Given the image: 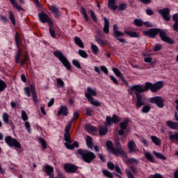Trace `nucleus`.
<instances>
[{"label": "nucleus", "instance_id": "obj_1", "mask_svg": "<svg viewBox=\"0 0 178 178\" xmlns=\"http://www.w3.org/2000/svg\"><path fill=\"white\" fill-rule=\"evenodd\" d=\"M15 44L17 46V51L15 54V63H19L20 66H24L26 63L29 60L30 56H29V51H26L23 55V50L20 48V40L19 38V33H15Z\"/></svg>", "mask_w": 178, "mask_h": 178}, {"label": "nucleus", "instance_id": "obj_2", "mask_svg": "<svg viewBox=\"0 0 178 178\" xmlns=\"http://www.w3.org/2000/svg\"><path fill=\"white\" fill-rule=\"evenodd\" d=\"M144 35H148L150 38H155L158 34H159L160 38L162 41L164 42H167V44H170V45H173L175 44V40L171 38L166 35V31L165 30H162L161 29L152 28L147 31H145L143 32Z\"/></svg>", "mask_w": 178, "mask_h": 178}, {"label": "nucleus", "instance_id": "obj_3", "mask_svg": "<svg viewBox=\"0 0 178 178\" xmlns=\"http://www.w3.org/2000/svg\"><path fill=\"white\" fill-rule=\"evenodd\" d=\"M165 86L163 81H159L154 83L146 82L145 87L141 85H134L130 87L129 90H161Z\"/></svg>", "mask_w": 178, "mask_h": 178}, {"label": "nucleus", "instance_id": "obj_4", "mask_svg": "<svg viewBox=\"0 0 178 178\" xmlns=\"http://www.w3.org/2000/svg\"><path fill=\"white\" fill-rule=\"evenodd\" d=\"M115 145L117 148L113 147V143L111 140L106 142L108 151H110V152H112L114 155H122V156L127 159V155L124 153V150L123 147H122V145L119 140H115Z\"/></svg>", "mask_w": 178, "mask_h": 178}, {"label": "nucleus", "instance_id": "obj_5", "mask_svg": "<svg viewBox=\"0 0 178 178\" xmlns=\"http://www.w3.org/2000/svg\"><path fill=\"white\" fill-rule=\"evenodd\" d=\"M72 127V122L68 124L65 128L64 133V140H65V145L67 149H74L75 148L79 147V143L74 142L72 143V140H70V128Z\"/></svg>", "mask_w": 178, "mask_h": 178}, {"label": "nucleus", "instance_id": "obj_6", "mask_svg": "<svg viewBox=\"0 0 178 178\" xmlns=\"http://www.w3.org/2000/svg\"><path fill=\"white\" fill-rule=\"evenodd\" d=\"M53 54L56 58H58V60L62 63L63 66L66 67L67 70H72V65H70V63L69 62V60L63 55V53L59 50L54 51L53 52Z\"/></svg>", "mask_w": 178, "mask_h": 178}, {"label": "nucleus", "instance_id": "obj_7", "mask_svg": "<svg viewBox=\"0 0 178 178\" xmlns=\"http://www.w3.org/2000/svg\"><path fill=\"white\" fill-rule=\"evenodd\" d=\"M78 154L82 156L83 161L86 162V163H90L91 161L97 158V156H95V154L92 153V152H90L88 150H78Z\"/></svg>", "mask_w": 178, "mask_h": 178}, {"label": "nucleus", "instance_id": "obj_8", "mask_svg": "<svg viewBox=\"0 0 178 178\" xmlns=\"http://www.w3.org/2000/svg\"><path fill=\"white\" fill-rule=\"evenodd\" d=\"M144 90H136L135 91L137 101H136V108H140L143 106L147 101V97L143 95Z\"/></svg>", "mask_w": 178, "mask_h": 178}, {"label": "nucleus", "instance_id": "obj_9", "mask_svg": "<svg viewBox=\"0 0 178 178\" xmlns=\"http://www.w3.org/2000/svg\"><path fill=\"white\" fill-rule=\"evenodd\" d=\"M85 95L91 105H94V106H99V105H101L99 102L95 100L94 98H92V97L97 95V92H95V90H88V92L85 93Z\"/></svg>", "mask_w": 178, "mask_h": 178}, {"label": "nucleus", "instance_id": "obj_10", "mask_svg": "<svg viewBox=\"0 0 178 178\" xmlns=\"http://www.w3.org/2000/svg\"><path fill=\"white\" fill-rule=\"evenodd\" d=\"M113 37L114 38H116L118 41L120 42H122V44H126L127 42L124 38H120V37L124 36V33L118 30L119 27L118 26V24H114L113 26Z\"/></svg>", "mask_w": 178, "mask_h": 178}, {"label": "nucleus", "instance_id": "obj_11", "mask_svg": "<svg viewBox=\"0 0 178 178\" xmlns=\"http://www.w3.org/2000/svg\"><path fill=\"white\" fill-rule=\"evenodd\" d=\"M116 0H108V8L111 10H116L118 8V10H126L127 9V4L122 3L119 6H116Z\"/></svg>", "mask_w": 178, "mask_h": 178}, {"label": "nucleus", "instance_id": "obj_12", "mask_svg": "<svg viewBox=\"0 0 178 178\" xmlns=\"http://www.w3.org/2000/svg\"><path fill=\"white\" fill-rule=\"evenodd\" d=\"M130 120L125 119L120 124V129L118 131V134L122 136L121 138L122 143H126V134H124V130L127 129V124H129Z\"/></svg>", "mask_w": 178, "mask_h": 178}, {"label": "nucleus", "instance_id": "obj_13", "mask_svg": "<svg viewBox=\"0 0 178 178\" xmlns=\"http://www.w3.org/2000/svg\"><path fill=\"white\" fill-rule=\"evenodd\" d=\"M5 142L6 144L10 147V148L15 147V148H17L18 149H20L22 148V145L17 140H16L14 138H12L11 136H7L5 138Z\"/></svg>", "mask_w": 178, "mask_h": 178}, {"label": "nucleus", "instance_id": "obj_14", "mask_svg": "<svg viewBox=\"0 0 178 178\" xmlns=\"http://www.w3.org/2000/svg\"><path fill=\"white\" fill-rule=\"evenodd\" d=\"M5 142L6 144L10 147V148L15 147V148H17L18 149H20L22 148V145L17 140H16L14 138H12L11 136H7L5 138Z\"/></svg>", "mask_w": 178, "mask_h": 178}, {"label": "nucleus", "instance_id": "obj_15", "mask_svg": "<svg viewBox=\"0 0 178 178\" xmlns=\"http://www.w3.org/2000/svg\"><path fill=\"white\" fill-rule=\"evenodd\" d=\"M97 35H95V40L99 44V45H101V47H104V45H108L109 42H107V40H103L102 38H105V36H104V33H102V31L97 30L96 31Z\"/></svg>", "mask_w": 178, "mask_h": 178}, {"label": "nucleus", "instance_id": "obj_16", "mask_svg": "<svg viewBox=\"0 0 178 178\" xmlns=\"http://www.w3.org/2000/svg\"><path fill=\"white\" fill-rule=\"evenodd\" d=\"M39 20L41 23H48V24H52L53 22L49 16L45 12L42 11V13H38Z\"/></svg>", "mask_w": 178, "mask_h": 178}, {"label": "nucleus", "instance_id": "obj_17", "mask_svg": "<svg viewBox=\"0 0 178 178\" xmlns=\"http://www.w3.org/2000/svg\"><path fill=\"white\" fill-rule=\"evenodd\" d=\"M159 13L161 15L165 22H169L170 20V10L169 8H164L159 10Z\"/></svg>", "mask_w": 178, "mask_h": 178}, {"label": "nucleus", "instance_id": "obj_18", "mask_svg": "<svg viewBox=\"0 0 178 178\" xmlns=\"http://www.w3.org/2000/svg\"><path fill=\"white\" fill-rule=\"evenodd\" d=\"M120 122V118L118 115H113V117H107L106 120V126H112V124H116Z\"/></svg>", "mask_w": 178, "mask_h": 178}, {"label": "nucleus", "instance_id": "obj_19", "mask_svg": "<svg viewBox=\"0 0 178 178\" xmlns=\"http://www.w3.org/2000/svg\"><path fill=\"white\" fill-rule=\"evenodd\" d=\"M152 104H156L159 108H163V100L161 97H152L150 99Z\"/></svg>", "mask_w": 178, "mask_h": 178}, {"label": "nucleus", "instance_id": "obj_20", "mask_svg": "<svg viewBox=\"0 0 178 178\" xmlns=\"http://www.w3.org/2000/svg\"><path fill=\"white\" fill-rule=\"evenodd\" d=\"M113 72L118 76V77H120V79L126 84V86H129V83L127 81L126 79H124V76H123V74L120 72V70L118 68L113 67Z\"/></svg>", "mask_w": 178, "mask_h": 178}, {"label": "nucleus", "instance_id": "obj_21", "mask_svg": "<svg viewBox=\"0 0 178 178\" xmlns=\"http://www.w3.org/2000/svg\"><path fill=\"white\" fill-rule=\"evenodd\" d=\"M128 149L129 152H138V148H137L136 142H134V140H131L128 143Z\"/></svg>", "mask_w": 178, "mask_h": 178}, {"label": "nucleus", "instance_id": "obj_22", "mask_svg": "<svg viewBox=\"0 0 178 178\" xmlns=\"http://www.w3.org/2000/svg\"><path fill=\"white\" fill-rule=\"evenodd\" d=\"M64 169L67 173H74L77 170V167L72 164H65Z\"/></svg>", "mask_w": 178, "mask_h": 178}, {"label": "nucleus", "instance_id": "obj_23", "mask_svg": "<svg viewBox=\"0 0 178 178\" xmlns=\"http://www.w3.org/2000/svg\"><path fill=\"white\" fill-rule=\"evenodd\" d=\"M69 112L67 111V107L66 106H61L58 111V116H67Z\"/></svg>", "mask_w": 178, "mask_h": 178}, {"label": "nucleus", "instance_id": "obj_24", "mask_svg": "<svg viewBox=\"0 0 178 178\" xmlns=\"http://www.w3.org/2000/svg\"><path fill=\"white\" fill-rule=\"evenodd\" d=\"M104 26L103 28V31L106 34H109V26L111 23L109 22V19L106 18V17L104 18Z\"/></svg>", "mask_w": 178, "mask_h": 178}, {"label": "nucleus", "instance_id": "obj_25", "mask_svg": "<svg viewBox=\"0 0 178 178\" xmlns=\"http://www.w3.org/2000/svg\"><path fill=\"white\" fill-rule=\"evenodd\" d=\"M55 29H56V26L54 24V22H51V24H49V31L52 38H55L56 35V34L55 33Z\"/></svg>", "mask_w": 178, "mask_h": 178}, {"label": "nucleus", "instance_id": "obj_26", "mask_svg": "<svg viewBox=\"0 0 178 178\" xmlns=\"http://www.w3.org/2000/svg\"><path fill=\"white\" fill-rule=\"evenodd\" d=\"M25 94L27 95V97H30V95H31L33 97V99L34 101V102H37L38 99H37V96L35 95V90H25Z\"/></svg>", "mask_w": 178, "mask_h": 178}, {"label": "nucleus", "instance_id": "obj_27", "mask_svg": "<svg viewBox=\"0 0 178 178\" xmlns=\"http://www.w3.org/2000/svg\"><path fill=\"white\" fill-rule=\"evenodd\" d=\"M124 33L131 37V38H140V34L136 31L127 30L124 31Z\"/></svg>", "mask_w": 178, "mask_h": 178}, {"label": "nucleus", "instance_id": "obj_28", "mask_svg": "<svg viewBox=\"0 0 178 178\" xmlns=\"http://www.w3.org/2000/svg\"><path fill=\"white\" fill-rule=\"evenodd\" d=\"M166 125L172 130H178V122H174L173 121H167Z\"/></svg>", "mask_w": 178, "mask_h": 178}, {"label": "nucleus", "instance_id": "obj_29", "mask_svg": "<svg viewBox=\"0 0 178 178\" xmlns=\"http://www.w3.org/2000/svg\"><path fill=\"white\" fill-rule=\"evenodd\" d=\"M11 5L13 6V7L15 9H17V10H18V12L24 10V8H22V6H19V4L17 3V2H16V0H9Z\"/></svg>", "mask_w": 178, "mask_h": 178}, {"label": "nucleus", "instance_id": "obj_30", "mask_svg": "<svg viewBox=\"0 0 178 178\" xmlns=\"http://www.w3.org/2000/svg\"><path fill=\"white\" fill-rule=\"evenodd\" d=\"M169 140L172 143H175V141H178V132H175V133L170 132Z\"/></svg>", "mask_w": 178, "mask_h": 178}, {"label": "nucleus", "instance_id": "obj_31", "mask_svg": "<svg viewBox=\"0 0 178 178\" xmlns=\"http://www.w3.org/2000/svg\"><path fill=\"white\" fill-rule=\"evenodd\" d=\"M50 10L51 12H52V13H54L56 19H59V9H58V7L55 6H51L50 7Z\"/></svg>", "mask_w": 178, "mask_h": 178}, {"label": "nucleus", "instance_id": "obj_32", "mask_svg": "<svg viewBox=\"0 0 178 178\" xmlns=\"http://www.w3.org/2000/svg\"><path fill=\"white\" fill-rule=\"evenodd\" d=\"M151 140H152V143H154V144H155V145H157V147H159V145H161L162 144V140H161L160 138H158L157 136H152Z\"/></svg>", "mask_w": 178, "mask_h": 178}, {"label": "nucleus", "instance_id": "obj_33", "mask_svg": "<svg viewBox=\"0 0 178 178\" xmlns=\"http://www.w3.org/2000/svg\"><path fill=\"white\" fill-rule=\"evenodd\" d=\"M86 141L88 148L92 149L94 147V144L92 143V138H91L90 136H88L86 138Z\"/></svg>", "mask_w": 178, "mask_h": 178}, {"label": "nucleus", "instance_id": "obj_34", "mask_svg": "<svg viewBox=\"0 0 178 178\" xmlns=\"http://www.w3.org/2000/svg\"><path fill=\"white\" fill-rule=\"evenodd\" d=\"M74 41L76 45L79 47V48H84V44L83 43V41L78 36L74 38Z\"/></svg>", "mask_w": 178, "mask_h": 178}, {"label": "nucleus", "instance_id": "obj_35", "mask_svg": "<svg viewBox=\"0 0 178 178\" xmlns=\"http://www.w3.org/2000/svg\"><path fill=\"white\" fill-rule=\"evenodd\" d=\"M86 130L88 133H92V134H94L97 132V129H95V127H92L90 124H86Z\"/></svg>", "mask_w": 178, "mask_h": 178}, {"label": "nucleus", "instance_id": "obj_36", "mask_svg": "<svg viewBox=\"0 0 178 178\" xmlns=\"http://www.w3.org/2000/svg\"><path fill=\"white\" fill-rule=\"evenodd\" d=\"M80 13L83 15V19H85L86 22H88L90 20L88 15H87V11L84 7H81Z\"/></svg>", "mask_w": 178, "mask_h": 178}, {"label": "nucleus", "instance_id": "obj_37", "mask_svg": "<svg viewBox=\"0 0 178 178\" xmlns=\"http://www.w3.org/2000/svg\"><path fill=\"white\" fill-rule=\"evenodd\" d=\"M144 155L147 158V159L149 161V162H155V159H154V156H152L151 153L147 151H144Z\"/></svg>", "mask_w": 178, "mask_h": 178}, {"label": "nucleus", "instance_id": "obj_38", "mask_svg": "<svg viewBox=\"0 0 178 178\" xmlns=\"http://www.w3.org/2000/svg\"><path fill=\"white\" fill-rule=\"evenodd\" d=\"M56 86L58 88H64L65 87V82L60 78L56 79Z\"/></svg>", "mask_w": 178, "mask_h": 178}, {"label": "nucleus", "instance_id": "obj_39", "mask_svg": "<svg viewBox=\"0 0 178 178\" xmlns=\"http://www.w3.org/2000/svg\"><path fill=\"white\" fill-rule=\"evenodd\" d=\"M134 23L136 27H143L144 26V21L141 19H135Z\"/></svg>", "mask_w": 178, "mask_h": 178}, {"label": "nucleus", "instance_id": "obj_40", "mask_svg": "<svg viewBox=\"0 0 178 178\" xmlns=\"http://www.w3.org/2000/svg\"><path fill=\"white\" fill-rule=\"evenodd\" d=\"M8 15H9L8 17H9L12 24H13V26H15L16 25V19H15V15L13 14V13H12V11H9Z\"/></svg>", "mask_w": 178, "mask_h": 178}, {"label": "nucleus", "instance_id": "obj_41", "mask_svg": "<svg viewBox=\"0 0 178 178\" xmlns=\"http://www.w3.org/2000/svg\"><path fill=\"white\" fill-rule=\"evenodd\" d=\"M153 154L154 155L158 158L159 159H162V161H165L166 160V156H163V154L159 153V152H157L156 151H154L153 152Z\"/></svg>", "mask_w": 178, "mask_h": 178}, {"label": "nucleus", "instance_id": "obj_42", "mask_svg": "<svg viewBox=\"0 0 178 178\" xmlns=\"http://www.w3.org/2000/svg\"><path fill=\"white\" fill-rule=\"evenodd\" d=\"M21 118L24 122H26V120H29V115H27V113L24 110L21 111Z\"/></svg>", "mask_w": 178, "mask_h": 178}, {"label": "nucleus", "instance_id": "obj_43", "mask_svg": "<svg viewBox=\"0 0 178 178\" xmlns=\"http://www.w3.org/2000/svg\"><path fill=\"white\" fill-rule=\"evenodd\" d=\"M78 54L79 56H81V58H88V54H87V52H86V51L84 50H82V49H79L78 51Z\"/></svg>", "mask_w": 178, "mask_h": 178}, {"label": "nucleus", "instance_id": "obj_44", "mask_svg": "<svg viewBox=\"0 0 178 178\" xmlns=\"http://www.w3.org/2000/svg\"><path fill=\"white\" fill-rule=\"evenodd\" d=\"M108 133V128L106 127H99V134L100 136H105Z\"/></svg>", "mask_w": 178, "mask_h": 178}, {"label": "nucleus", "instance_id": "obj_45", "mask_svg": "<svg viewBox=\"0 0 178 178\" xmlns=\"http://www.w3.org/2000/svg\"><path fill=\"white\" fill-rule=\"evenodd\" d=\"M38 140L40 145H42V148H43V149H47V142L45 140L42 138H39Z\"/></svg>", "mask_w": 178, "mask_h": 178}, {"label": "nucleus", "instance_id": "obj_46", "mask_svg": "<svg viewBox=\"0 0 178 178\" xmlns=\"http://www.w3.org/2000/svg\"><path fill=\"white\" fill-rule=\"evenodd\" d=\"M90 17L92 18V20H93L95 23H97V22H98V19L97 18V15H95V13L94 12V10H90Z\"/></svg>", "mask_w": 178, "mask_h": 178}, {"label": "nucleus", "instance_id": "obj_47", "mask_svg": "<svg viewBox=\"0 0 178 178\" xmlns=\"http://www.w3.org/2000/svg\"><path fill=\"white\" fill-rule=\"evenodd\" d=\"M163 48L162 44H156L153 49L154 52H159V51H161Z\"/></svg>", "mask_w": 178, "mask_h": 178}, {"label": "nucleus", "instance_id": "obj_48", "mask_svg": "<svg viewBox=\"0 0 178 178\" xmlns=\"http://www.w3.org/2000/svg\"><path fill=\"white\" fill-rule=\"evenodd\" d=\"M72 65L76 67V69H81V65H80V62L79 60L74 59L72 60Z\"/></svg>", "mask_w": 178, "mask_h": 178}, {"label": "nucleus", "instance_id": "obj_49", "mask_svg": "<svg viewBox=\"0 0 178 178\" xmlns=\"http://www.w3.org/2000/svg\"><path fill=\"white\" fill-rule=\"evenodd\" d=\"M2 119L4 123H6V124L9 123V115H8V113H3Z\"/></svg>", "mask_w": 178, "mask_h": 178}, {"label": "nucleus", "instance_id": "obj_50", "mask_svg": "<svg viewBox=\"0 0 178 178\" xmlns=\"http://www.w3.org/2000/svg\"><path fill=\"white\" fill-rule=\"evenodd\" d=\"M91 49H92V54H94V55H95V54H98V51H99V49H98V47H97V45H95V44L91 45Z\"/></svg>", "mask_w": 178, "mask_h": 178}, {"label": "nucleus", "instance_id": "obj_51", "mask_svg": "<svg viewBox=\"0 0 178 178\" xmlns=\"http://www.w3.org/2000/svg\"><path fill=\"white\" fill-rule=\"evenodd\" d=\"M149 111H151V106H149V105H145L143 106L142 112L143 113H148V112H149Z\"/></svg>", "mask_w": 178, "mask_h": 178}, {"label": "nucleus", "instance_id": "obj_52", "mask_svg": "<svg viewBox=\"0 0 178 178\" xmlns=\"http://www.w3.org/2000/svg\"><path fill=\"white\" fill-rule=\"evenodd\" d=\"M103 174L108 178H113L112 173L106 170H103Z\"/></svg>", "mask_w": 178, "mask_h": 178}, {"label": "nucleus", "instance_id": "obj_53", "mask_svg": "<svg viewBox=\"0 0 178 178\" xmlns=\"http://www.w3.org/2000/svg\"><path fill=\"white\" fill-rule=\"evenodd\" d=\"M24 126H25L28 133L30 134V133H31V130L30 129V122H29L28 121H25Z\"/></svg>", "mask_w": 178, "mask_h": 178}, {"label": "nucleus", "instance_id": "obj_54", "mask_svg": "<svg viewBox=\"0 0 178 178\" xmlns=\"http://www.w3.org/2000/svg\"><path fill=\"white\" fill-rule=\"evenodd\" d=\"M6 88V83L3 80L0 81V90H5Z\"/></svg>", "mask_w": 178, "mask_h": 178}, {"label": "nucleus", "instance_id": "obj_55", "mask_svg": "<svg viewBox=\"0 0 178 178\" xmlns=\"http://www.w3.org/2000/svg\"><path fill=\"white\" fill-rule=\"evenodd\" d=\"M86 111L87 116H92V108L88 107Z\"/></svg>", "mask_w": 178, "mask_h": 178}, {"label": "nucleus", "instance_id": "obj_56", "mask_svg": "<svg viewBox=\"0 0 178 178\" xmlns=\"http://www.w3.org/2000/svg\"><path fill=\"white\" fill-rule=\"evenodd\" d=\"M100 69L102 70V72H103V73H104V74H108V73H109V72L108 71V68H106V67L102 65L100 67Z\"/></svg>", "mask_w": 178, "mask_h": 178}, {"label": "nucleus", "instance_id": "obj_57", "mask_svg": "<svg viewBox=\"0 0 178 178\" xmlns=\"http://www.w3.org/2000/svg\"><path fill=\"white\" fill-rule=\"evenodd\" d=\"M128 162L129 163H138V161H137V159H134V158H132V159H127Z\"/></svg>", "mask_w": 178, "mask_h": 178}, {"label": "nucleus", "instance_id": "obj_58", "mask_svg": "<svg viewBox=\"0 0 178 178\" xmlns=\"http://www.w3.org/2000/svg\"><path fill=\"white\" fill-rule=\"evenodd\" d=\"M145 63H151L152 62V57L148 56L144 58Z\"/></svg>", "mask_w": 178, "mask_h": 178}, {"label": "nucleus", "instance_id": "obj_59", "mask_svg": "<svg viewBox=\"0 0 178 178\" xmlns=\"http://www.w3.org/2000/svg\"><path fill=\"white\" fill-rule=\"evenodd\" d=\"M110 79L111 81H113L114 84H119V81H118V79H116L113 75H111Z\"/></svg>", "mask_w": 178, "mask_h": 178}, {"label": "nucleus", "instance_id": "obj_60", "mask_svg": "<svg viewBox=\"0 0 178 178\" xmlns=\"http://www.w3.org/2000/svg\"><path fill=\"white\" fill-rule=\"evenodd\" d=\"M0 20L3 22L4 23H8V22H9L8 18L3 15H0Z\"/></svg>", "mask_w": 178, "mask_h": 178}, {"label": "nucleus", "instance_id": "obj_61", "mask_svg": "<svg viewBox=\"0 0 178 178\" xmlns=\"http://www.w3.org/2000/svg\"><path fill=\"white\" fill-rule=\"evenodd\" d=\"M146 15L148 16H152L154 15V11L149 8L146 9Z\"/></svg>", "mask_w": 178, "mask_h": 178}, {"label": "nucleus", "instance_id": "obj_62", "mask_svg": "<svg viewBox=\"0 0 178 178\" xmlns=\"http://www.w3.org/2000/svg\"><path fill=\"white\" fill-rule=\"evenodd\" d=\"M143 25L146 27H154V25L149 22H143Z\"/></svg>", "mask_w": 178, "mask_h": 178}, {"label": "nucleus", "instance_id": "obj_63", "mask_svg": "<svg viewBox=\"0 0 178 178\" xmlns=\"http://www.w3.org/2000/svg\"><path fill=\"white\" fill-rule=\"evenodd\" d=\"M173 30L176 33H178V22H175L173 24Z\"/></svg>", "mask_w": 178, "mask_h": 178}, {"label": "nucleus", "instance_id": "obj_64", "mask_svg": "<svg viewBox=\"0 0 178 178\" xmlns=\"http://www.w3.org/2000/svg\"><path fill=\"white\" fill-rule=\"evenodd\" d=\"M172 20L175 22H178V13H175L172 15Z\"/></svg>", "mask_w": 178, "mask_h": 178}]
</instances>
